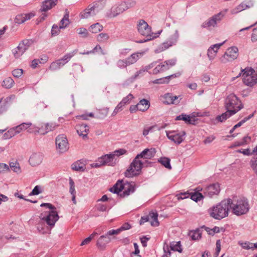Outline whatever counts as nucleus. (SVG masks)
<instances>
[{"label": "nucleus", "mask_w": 257, "mask_h": 257, "mask_svg": "<svg viewBox=\"0 0 257 257\" xmlns=\"http://www.w3.org/2000/svg\"><path fill=\"white\" fill-rule=\"evenodd\" d=\"M156 153L155 149L151 148L146 149L140 154H138L124 172V176L127 178H132L139 175L142 172V168L146 164H151V163L148 161L146 160L145 162H143L139 159L140 158L150 159L154 157Z\"/></svg>", "instance_id": "1"}, {"label": "nucleus", "mask_w": 257, "mask_h": 257, "mask_svg": "<svg viewBox=\"0 0 257 257\" xmlns=\"http://www.w3.org/2000/svg\"><path fill=\"white\" fill-rule=\"evenodd\" d=\"M230 209V198H228L223 200L216 205L210 208L208 212L212 218L220 220L228 215Z\"/></svg>", "instance_id": "2"}, {"label": "nucleus", "mask_w": 257, "mask_h": 257, "mask_svg": "<svg viewBox=\"0 0 257 257\" xmlns=\"http://www.w3.org/2000/svg\"><path fill=\"white\" fill-rule=\"evenodd\" d=\"M230 205L232 213L237 216L246 214L250 209L248 201L244 197L230 198Z\"/></svg>", "instance_id": "3"}, {"label": "nucleus", "mask_w": 257, "mask_h": 257, "mask_svg": "<svg viewBox=\"0 0 257 257\" xmlns=\"http://www.w3.org/2000/svg\"><path fill=\"white\" fill-rule=\"evenodd\" d=\"M105 4V0H99L93 3L80 13V18L87 19L96 16L104 9Z\"/></svg>", "instance_id": "4"}, {"label": "nucleus", "mask_w": 257, "mask_h": 257, "mask_svg": "<svg viewBox=\"0 0 257 257\" xmlns=\"http://www.w3.org/2000/svg\"><path fill=\"white\" fill-rule=\"evenodd\" d=\"M241 76L242 77L243 83L247 86L251 87L257 83V74L255 73L254 69L251 67H246L241 69L236 78ZM235 78V77L232 78V80H234Z\"/></svg>", "instance_id": "5"}, {"label": "nucleus", "mask_w": 257, "mask_h": 257, "mask_svg": "<svg viewBox=\"0 0 257 257\" xmlns=\"http://www.w3.org/2000/svg\"><path fill=\"white\" fill-rule=\"evenodd\" d=\"M126 151L123 149L115 150L112 153L106 154L101 156L100 161L102 162L103 166L107 165L113 167L118 162L119 156L125 154Z\"/></svg>", "instance_id": "6"}, {"label": "nucleus", "mask_w": 257, "mask_h": 257, "mask_svg": "<svg viewBox=\"0 0 257 257\" xmlns=\"http://www.w3.org/2000/svg\"><path fill=\"white\" fill-rule=\"evenodd\" d=\"M224 106L226 110L235 111V113L243 107L241 101L234 94L228 95L225 100Z\"/></svg>", "instance_id": "7"}, {"label": "nucleus", "mask_w": 257, "mask_h": 257, "mask_svg": "<svg viewBox=\"0 0 257 257\" xmlns=\"http://www.w3.org/2000/svg\"><path fill=\"white\" fill-rule=\"evenodd\" d=\"M137 29L138 32L142 35L146 37L147 39L144 41H141L140 43H143L151 40L158 36L153 35L152 33L151 27L149 26L147 23L144 20H140L138 21L137 24Z\"/></svg>", "instance_id": "8"}, {"label": "nucleus", "mask_w": 257, "mask_h": 257, "mask_svg": "<svg viewBox=\"0 0 257 257\" xmlns=\"http://www.w3.org/2000/svg\"><path fill=\"white\" fill-rule=\"evenodd\" d=\"M77 51L78 50L75 49L71 53L66 54L62 58L53 62L49 66V69L52 71H55L59 69L68 63L77 53Z\"/></svg>", "instance_id": "9"}, {"label": "nucleus", "mask_w": 257, "mask_h": 257, "mask_svg": "<svg viewBox=\"0 0 257 257\" xmlns=\"http://www.w3.org/2000/svg\"><path fill=\"white\" fill-rule=\"evenodd\" d=\"M238 49L235 46L228 48L224 55L220 57V60L222 63L231 62L236 59L238 56Z\"/></svg>", "instance_id": "10"}, {"label": "nucleus", "mask_w": 257, "mask_h": 257, "mask_svg": "<svg viewBox=\"0 0 257 257\" xmlns=\"http://www.w3.org/2000/svg\"><path fill=\"white\" fill-rule=\"evenodd\" d=\"M56 149L60 153H63L69 148V143L66 137L64 135H59L55 140Z\"/></svg>", "instance_id": "11"}, {"label": "nucleus", "mask_w": 257, "mask_h": 257, "mask_svg": "<svg viewBox=\"0 0 257 257\" xmlns=\"http://www.w3.org/2000/svg\"><path fill=\"white\" fill-rule=\"evenodd\" d=\"M59 216L56 210H51L48 212L46 216L44 215L43 213H41L40 215V218L42 221H44L46 223L53 227L54 226L56 222L59 219Z\"/></svg>", "instance_id": "12"}, {"label": "nucleus", "mask_w": 257, "mask_h": 257, "mask_svg": "<svg viewBox=\"0 0 257 257\" xmlns=\"http://www.w3.org/2000/svg\"><path fill=\"white\" fill-rule=\"evenodd\" d=\"M237 152L242 153L246 156L255 154V156L251 160L250 164L252 169L257 176V146L253 149L252 153L250 152L249 149L238 150L237 151Z\"/></svg>", "instance_id": "13"}, {"label": "nucleus", "mask_w": 257, "mask_h": 257, "mask_svg": "<svg viewBox=\"0 0 257 257\" xmlns=\"http://www.w3.org/2000/svg\"><path fill=\"white\" fill-rule=\"evenodd\" d=\"M224 16V14L223 13L219 12L203 22L201 25V27L203 28H210L211 27H214L218 23L220 22Z\"/></svg>", "instance_id": "14"}, {"label": "nucleus", "mask_w": 257, "mask_h": 257, "mask_svg": "<svg viewBox=\"0 0 257 257\" xmlns=\"http://www.w3.org/2000/svg\"><path fill=\"white\" fill-rule=\"evenodd\" d=\"M125 11L124 4L121 2L115 4L106 13V17L110 18H114Z\"/></svg>", "instance_id": "15"}, {"label": "nucleus", "mask_w": 257, "mask_h": 257, "mask_svg": "<svg viewBox=\"0 0 257 257\" xmlns=\"http://www.w3.org/2000/svg\"><path fill=\"white\" fill-rule=\"evenodd\" d=\"M185 135L184 131L180 133L175 131L167 132L168 138L177 145L180 144L184 141Z\"/></svg>", "instance_id": "16"}, {"label": "nucleus", "mask_w": 257, "mask_h": 257, "mask_svg": "<svg viewBox=\"0 0 257 257\" xmlns=\"http://www.w3.org/2000/svg\"><path fill=\"white\" fill-rule=\"evenodd\" d=\"M107 231L105 235H102L99 237L96 242V246L100 249H104L108 243H109L115 237H111L113 234H108Z\"/></svg>", "instance_id": "17"}, {"label": "nucleus", "mask_w": 257, "mask_h": 257, "mask_svg": "<svg viewBox=\"0 0 257 257\" xmlns=\"http://www.w3.org/2000/svg\"><path fill=\"white\" fill-rule=\"evenodd\" d=\"M158 213L157 212H150L148 216L142 217L140 220V224H142L145 222L151 221V224L153 226H158L159 222L158 220Z\"/></svg>", "instance_id": "18"}, {"label": "nucleus", "mask_w": 257, "mask_h": 257, "mask_svg": "<svg viewBox=\"0 0 257 257\" xmlns=\"http://www.w3.org/2000/svg\"><path fill=\"white\" fill-rule=\"evenodd\" d=\"M220 186L218 183L212 184L207 186L204 191L205 195L212 197L214 195H216L220 192Z\"/></svg>", "instance_id": "19"}, {"label": "nucleus", "mask_w": 257, "mask_h": 257, "mask_svg": "<svg viewBox=\"0 0 257 257\" xmlns=\"http://www.w3.org/2000/svg\"><path fill=\"white\" fill-rule=\"evenodd\" d=\"M179 37V32L176 30L169 39L162 44V50H166L169 47L176 44Z\"/></svg>", "instance_id": "20"}, {"label": "nucleus", "mask_w": 257, "mask_h": 257, "mask_svg": "<svg viewBox=\"0 0 257 257\" xmlns=\"http://www.w3.org/2000/svg\"><path fill=\"white\" fill-rule=\"evenodd\" d=\"M57 125L54 123H44L39 129L36 130L35 132L45 135L50 131H52L57 127Z\"/></svg>", "instance_id": "21"}, {"label": "nucleus", "mask_w": 257, "mask_h": 257, "mask_svg": "<svg viewBox=\"0 0 257 257\" xmlns=\"http://www.w3.org/2000/svg\"><path fill=\"white\" fill-rule=\"evenodd\" d=\"M122 186L123 191L119 194L121 197L127 196L135 191V184L126 182V183H123Z\"/></svg>", "instance_id": "22"}, {"label": "nucleus", "mask_w": 257, "mask_h": 257, "mask_svg": "<svg viewBox=\"0 0 257 257\" xmlns=\"http://www.w3.org/2000/svg\"><path fill=\"white\" fill-rule=\"evenodd\" d=\"M162 101L163 103L166 104H176L179 103L178 96H174L172 93H166L162 97Z\"/></svg>", "instance_id": "23"}, {"label": "nucleus", "mask_w": 257, "mask_h": 257, "mask_svg": "<svg viewBox=\"0 0 257 257\" xmlns=\"http://www.w3.org/2000/svg\"><path fill=\"white\" fill-rule=\"evenodd\" d=\"M43 159V156L41 153H34L31 156L29 162L32 166H37L42 163Z\"/></svg>", "instance_id": "24"}, {"label": "nucleus", "mask_w": 257, "mask_h": 257, "mask_svg": "<svg viewBox=\"0 0 257 257\" xmlns=\"http://www.w3.org/2000/svg\"><path fill=\"white\" fill-rule=\"evenodd\" d=\"M76 129L78 134L82 137L83 139H87L89 131L88 125L86 124H80L76 126Z\"/></svg>", "instance_id": "25"}, {"label": "nucleus", "mask_w": 257, "mask_h": 257, "mask_svg": "<svg viewBox=\"0 0 257 257\" xmlns=\"http://www.w3.org/2000/svg\"><path fill=\"white\" fill-rule=\"evenodd\" d=\"M225 41L222 43L214 44L209 48L207 51V56L210 60H212L215 57L219 48Z\"/></svg>", "instance_id": "26"}, {"label": "nucleus", "mask_w": 257, "mask_h": 257, "mask_svg": "<svg viewBox=\"0 0 257 257\" xmlns=\"http://www.w3.org/2000/svg\"><path fill=\"white\" fill-rule=\"evenodd\" d=\"M32 125V124L31 122H23L15 126V130H16L18 134L27 129H28V132L30 133H35V130H34L35 127H30Z\"/></svg>", "instance_id": "27"}, {"label": "nucleus", "mask_w": 257, "mask_h": 257, "mask_svg": "<svg viewBox=\"0 0 257 257\" xmlns=\"http://www.w3.org/2000/svg\"><path fill=\"white\" fill-rule=\"evenodd\" d=\"M58 0H45L42 3L40 11L41 12H46L51 10L57 4Z\"/></svg>", "instance_id": "28"}, {"label": "nucleus", "mask_w": 257, "mask_h": 257, "mask_svg": "<svg viewBox=\"0 0 257 257\" xmlns=\"http://www.w3.org/2000/svg\"><path fill=\"white\" fill-rule=\"evenodd\" d=\"M35 15L32 13L19 14L16 16L15 22L16 23L21 24L26 21L31 19Z\"/></svg>", "instance_id": "29"}, {"label": "nucleus", "mask_w": 257, "mask_h": 257, "mask_svg": "<svg viewBox=\"0 0 257 257\" xmlns=\"http://www.w3.org/2000/svg\"><path fill=\"white\" fill-rule=\"evenodd\" d=\"M85 166V161L79 160L73 163L71 166L72 169L73 170L83 172L86 169Z\"/></svg>", "instance_id": "30"}, {"label": "nucleus", "mask_w": 257, "mask_h": 257, "mask_svg": "<svg viewBox=\"0 0 257 257\" xmlns=\"http://www.w3.org/2000/svg\"><path fill=\"white\" fill-rule=\"evenodd\" d=\"M235 114V111L226 110V111L225 112L223 113L221 115H218L216 117V120L218 122H222L224 121L227 118H229L230 116L233 115Z\"/></svg>", "instance_id": "31"}, {"label": "nucleus", "mask_w": 257, "mask_h": 257, "mask_svg": "<svg viewBox=\"0 0 257 257\" xmlns=\"http://www.w3.org/2000/svg\"><path fill=\"white\" fill-rule=\"evenodd\" d=\"M143 56L142 53H134L132 54L130 56L126 58L125 59L128 65H133L135 64L140 58Z\"/></svg>", "instance_id": "32"}, {"label": "nucleus", "mask_w": 257, "mask_h": 257, "mask_svg": "<svg viewBox=\"0 0 257 257\" xmlns=\"http://www.w3.org/2000/svg\"><path fill=\"white\" fill-rule=\"evenodd\" d=\"M122 182V180H118L113 186L110 188L109 190L112 193L117 194L119 195V193L123 190Z\"/></svg>", "instance_id": "33"}, {"label": "nucleus", "mask_w": 257, "mask_h": 257, "mask_svg": "<svg viewBox=\"0 0 257 257\" xmlns=\"http://www.w3.org/2000/svg\"><path fill=\"white\" fill-rule=\"evenodd\" d=\"M69 13L67 10H65V14L62 18V19L60 21V28L62 29H64L67 28L70 24V22L69 20Z\"/></svg>", "instance_id": "34"}, {"label": "nucleus", "mask_w": 257, "mask_h": 257, "mask_svg": "<svg viewBox=\"0 0 257 257\" xmlns=\"http://www.w3.org/2000/svg\"><path fill=\"white\" fill-rule=\"evenodd\" d=\"M201 190L202 189L197 188L195 190H194V192H190V198L195 202H198L201 200L202 199H203V195L199 192V191H201Z\"/></svg>", "instance_id": "35"}, {"label": "nucleus", "mask_w": 257, "mask_h": 257, "mask_svg": "<svg viewBox=\"0 0 257 257\" xmlns=\"http://www.w3.org/2000/svg\"><path fill=\"white\" fill-rule=\"evenodd\" d=\"M131 228V225L127 222L124 223L120 227L117 229H112L109 230L108 234H118L121 231L123 230H126L130 229Z\"/></svg>", "instance_id": "36"}, {"label": "nucleus", "mask_w": 257, "mask_h": 257, "mask_svg": "<svg viewBox=\"0 0 257 257\" xmlns=\"http://www.w3.org/2000/svg\"><path fill=\"white\" fill-rule=\"evenodd\" d=\"M176 120H182L188 124H194L195 121L194 118H192L190 115L185 114H181L177 116Z\"/></svg>", "instance_id": "37"}, {"label": "nucleus", "mask_w": 257, "mask_h": 257, "mask_svg": "<svg viewBox=\"0 0 257 257\" xmlns=\"http://www.w3.org/2000/svg\"><path fill=\"white\" fill-rule=\"evenodd\" d=\"M150 101L146 99H143L138 103L139 110L145 111L148 110L150 107Z\"/></svg>", "instance_id": "38"}, {"label": "nucleus", "mask_w": 257, "mask_h": 257, "mask_svg": "<svg viewBox=\"0 0 257 257\" xmlns=\"http://www.w3.org/2000/svg\"><path fill=\"white\" fill-rule=\"evenodd\" d=\"M168 70V67L167 65H165L163 62L160 64L157 65L155 68L153 70L152 74L154 75H156L158 73H162L164 71Z\"/></svg>", "instance_id": "39"}, {"label": "nucleus", "mask_w": 257, "mask_h": 257, "mask_svg": "<svg viewBox=\"0 0 257 257\" xmlns=\"http://www.w3.org/2000/svg\"><path fill=\"white\" fill-rule=\"evenodd\" d=\"M25 51L26 48H24L22 45H20V43L17 48L13 50V53L15 58H18L22 56Z\"/></svg>", "instance_id": "40"}, {"label": "nucleus", "mask_w": 257, "mask_h": 257, "mask_svg": "<svg viewBox=\"0 0 257 257\" xmlns=\"http://www.w3.org/2000/svg\"><path fill=\"white\" fill-rule=\"evenodd\" d=\"M103 26L98 23H96L90 26L89 31L92 33L96 34L103 30Z\"/></svg>", "instance_id": "41"}, {"label": "nucleus", "mask_w": 257, "mask_h": 257, "mask_svg": "<svg viewBox=\"0 0 257 257\" xmlns=\"http://www.w3.org/2000/svg\"><path fill=\"white\" fill-rule=\"evenodd\" d=\"M170 247L171 250L173 251H178L179 252H181L182 251L180 241H172L170 242Z\"/></svg>", "instance_id": "42"}, {"label": "nucleus", "mask_w": 257, "mask_h": 257, "mask_svg": "<svg viewBox=\"0 0 257 257\" xmlns=\"http://www.w3.org/2000/svg\"><path fill=\"white\" fill-rule=\"evenodd\" d=\"M10 169L14 172L20 174L21 173V169L19 163L17 161L10 162L9 164Z\"/></svg>", "instance_id": "43"}, {"label": "nucleus", "mask_w": 257, "mask_h": 257, "mask_svg": "<svg viewBox=\"0 0 257 257\" xmlns=\"http://www.w3.org/2000/svg\"><path fill=\"white\" fill-rule=\"evenodd\" d=\"M158 162L160 163L165 168L171 170L172 167L170 165V159L167 157H161L158 160Z\"/></svg>", "instance_id": "44"}, {"label": "nucleus", "mask_w": 257, "mask_h": 257, "mask_svg": "<svg viewBox=\"0 0 257 257\" xmlns=\"http://www.w3.org/2000/svg\"><path fill=\"white\" fill-rule=\"evenodd\" d=\"M14 83V81L11 77H7L3 80L2 86L6 88H11Z\"/></svg>", "instance_id": "45"}, {"label": "nucleus", "mask_w": 257, "mask_h": 257, "mask_svg": "<svg viewBox=\"0 0 257 257\" xmlns=\"http://www.w3.org/2000/svg\"><path fill=\"white\" fill-rule=\"evenodd\" d=\"M109 39V36L108 34L101 33L97 36V40L100 43H105Z\"/></svg>", "instance_id": "46"}, {"label": "nucleus", "mask_w": 257, "mask_h": 257, "mask_svg": "<svg viewBox=\"0 0 257 257\" xmlns=\"http://www.w3.org/2000/svg\"><path fill=\"white\" fill-rule=\"evenodd\" d=\"M116 66L120 69L126 68L128 65L126 59H119L116 62Z\"/></svg>", "instance_id": "47"}, {"label": "nucleus", "mask_w": 257, "mask_h": 257, "mask_svg": "<svg viewBox=\"0 0 257 257\" xmlns=\"http://www.w3.org/2000/svg\"><path fill=\"white\" fill-rule=\"evenodd\" d=\"M122 2L124 4V8L125 11L128 9L134 8L137 4L136 1L135 0H127Z\"/></svg>", "instance_id": "48"}, {"label": "nucleus", "mask_w": 257, "mask_h": 257, "mask_svg": "<svg viewBox=\"0 0 257 257\" xmlns=\"http://www.w3.org/2000/svg\"><path fill=\"white\" fill-rule=\"evenodd\" d=\"M109 111L108 108H105L100 110L97 115V118L102 119L107 116Z\"/></svg>", "instance_id": "49"}, {"label": "nucleus", "mask_w": 257, "mask_h": 257, "mask_svg": "<svg viewBox=\"0 0 257 257\" xmlns=\"http://www.w3.org/2000/svg\"><path fill=\"white\" fill-rule=\"evenodd\" d=\"M34 43V41L32 39H27L22 41L20 43V45H22L24 48H26V51Z\"/></svg>", "instance_id": "50"}, {"label": "nucleus", "mask_w": 257, "mask_h": 257, "mask_svg": "<svg viewBox=\"0 0 257 257\" xmlns=\"http://www.w3.org/2000/svg\"><path fill=\"white\" fill-rule=\"evenodd\" d=\"M146 71L144 68L143 69H140V70L138 71L134 75L131 77L130 78H128L127 81H129L130 82H133L136 79H137L138 76L142 74L143 72Z\"/></svg>", "instance_id": "51"}, {"label": "nucleus", "mask_w": 257, "mask_h": 257, "mask_svg": "<svg viewBox=\"0 0 257 257\" xmlns=\"http://www.w3.org/2000/svg\"><path fill=\"white\" fill-rule=\"evenodd\" d=\"M201 233L199 230H196L192 231L190 233V235L192 240H197L201 238Z\"/></svg>", "instance_id": "52"}, {"label": "nucleus", "mask_w": 257, "mask_h": 257, "mask_svg": "<svg viewBox=\"0 0 257 257\" xmlns=\"http://www.w3.org/2000/svg\"><path fill=\"white\" fill-rule=\"evenodd\" d=\"M242 11L252 7L253 5V3L251 1L243 2L239 5Z\"/></svg>", "instance_id": "53"}, {"label": "nucleus", "mask_w": 257, "mask_h": 257, "mask_svg": "<svg viewBox=\"0 0 257 257\" xmlns=\"http://www.w3.org/2000/svg\"><path fill=\"white\" fill-rule=\"evenodd\" d=\"M10 171V167L5 163H0V173L4 174Z\"/></svg>", "instance_id": "54"}, {"label": "nucleus", "mask_w": 257, "mask_h": 257, "mask_svg": "<svg viewBox=\"0 0 257 257\" xmlns=\"http://www.w3.org/2000/svg\"><path fill=\"white\" fill-rule=\"evenodd\" d=\"M69 185H70V189L69 192L71 195L76 194V192L75 189V183L73 181V179L70 177L69 179Z\"/></svg>", "instance_id": "55"}, {"label": "nucleus", "mask_w": 257, "mask_h": 257, "mask_svg": "<svg viewBox=\"0 0 257 257\" xmlns=\"http://www.w3.org/2000/svg\"><path fill=\"white\" fill-rule=\"evenodd\" d=\"M60 29H62L60 28V26L58 27L57 25L54 24L51 30L52 36H54L58 35L60 33Z\"/></svg>", "instance_id": "56"}, {"label": "nucleus", "mask_w": 257, "mask_h": 257, "mask_svg": "<svg viewBox=\"0 0 257 257\" xmlns=\"http://www.w3.org/2000/svg\"><path fill=\"white\" fill-rule=\"evenodd\" d=\"M168 77H165L159 79H157L152 81L154 84H168L169 80H168Z\"/></svg>", "instance_id": "57"}, {"label": "nucleus", "mask_w": 257, "mask_h": 257, "mask_svg": "<svg viewBox=\"0 0 257 257\" xmlns=\"http://www.w3.org/2000/svg\"><path fill=\"white\" fill-rule=\"evenodd\" d=\"M97 234L96 232H94L89 237L86 238L81 243V245H84L88 244L91 240L94 237L95 235Z\"/></svg>", "instance_id": "58"}, {"label": "nucleus", "mask_w": 257, "mask_h": 257, "mask_svg": "<svg viewBox=\"0 0 257 257\" xmlns=\"http://www.w3.org/2000/svg\"><path fill=\"white\" fill-rule=\"evenodd\" d=\"M134 98L133 95L130 93L126 97H124L120 101L124 105L129 103L130 101Z\"/></svg>", "instance_id": "59"}, {"label": "nucleus", "mask_w": 257, "mask_h": 257, "mask_svg": "<svg viewBox=\"0 0 257 257\" xmlns=\"http://www.w3.org/2000/svg\"><path fill=\"white\" fill-rule=\"evenodd\" d=\"M23 73V70L22 69H16L12 71L13 75L16 78H19Z\"/></svg>", "instance_id": "60"}, {"label": "nucleus", "mask_w": 257, "mask_h": 257, "mask_svg": "<svg viewBox=\"0 0 257 257\" xmlns=\"http://www.w3.org/2000/svg\"><path fill=\"white\" fill-rule=\"evenodd\" d=\"M164 253L162 257H170L171 255V251L169 250V246L168 244L164 245L163 247Z\"/></svg>", "instance_id": "61"}, {"label": "nucleus", "mask_w": 257, "mask_h": 257, "mask_svg": "<svg viewBox=\"0 0 257 257\" xmlns=\"http://www.w3.org/2000/svg\"><path fill=\"white\" fill-rule=\"evenodd\" d=\"M41 193V187L39 186H36L30 193V195H36Z\"/></svg>", "instance_id": "62"}, {"label": "nucleus", "mask_w": 257, "mask_h": 257, "mask_svg": "<svg viewBox=\"0 0 257 257\" xmlns=\"http://www.w3.org/2000/svg\"><path fill=\"white\" fill-rule=\"evenodd\" d=\"M176 62V60L171 59V60H166V61H164L163 63H164L165 65H167V66L168 67V69H169L171 67H172L175 65Z\"/></svg>", "instance_id": "63"}, {"label": "nucleus", "mask_w": 257, "mask_h": 257, "mask_svg": "<svg viewBox=\"0 0 257 257\" xmlns=\"http://www.w3.org/2000/svg\"><path fill=\"white\" fill-rule=\"evenodd\" d=\"M251 40L252 42L257 41V28L253 29L251 34Z\"/></svg>", "instance_id": "64"}]
</instances>
